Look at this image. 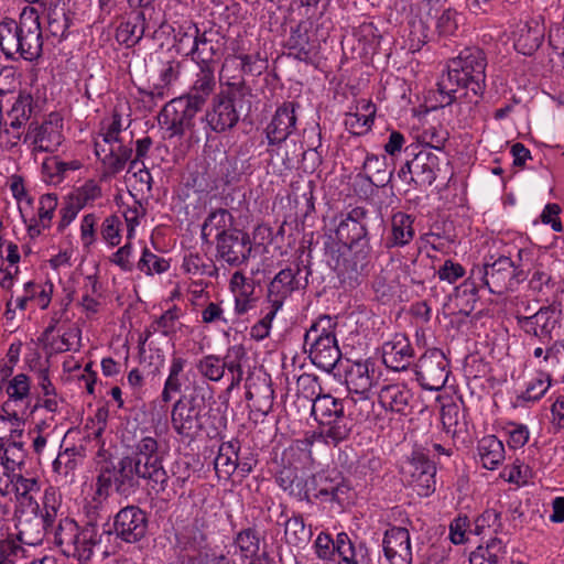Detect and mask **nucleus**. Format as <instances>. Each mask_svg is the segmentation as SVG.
<instances>
[{
	"mask_svg": "<svg viewBox=\"0 0 564 564\" xmlns=\"http://www.w3.org/2000/svg\"><path fill=\"white\" fill-rule=\"evenodd\" d=\"M24 141H30L34 151L54 152L63 142L62 123L58 116L51 115L50 119L41 124L30 123Z\"/></svg>",
	"mask_w": 564,
	"mask_h": 564,
	"instance_id": "nucleus-17",
	"label": "nucleus"
},
{
	"mask_svg": "<svg viewBox=\"0 0 564 564\" xmlns=\"http://www.w3.org/2000/svg\"><path fill=\"white\" fill-rule=\"evenodd\" d=\"M365 265V256L354 252L352 248H345L337 257L334 270L343 284L352 288L358 283Z\"/></svg>",
	"mask_w": 564,
	"mask_h": 564,
	"instance_id": "nucleus-24",
	"label": "nucleus"
},
{
	"mask_svg": "<svg viewBox=\"0 0 564 564\" xmlns=\"http://www.w3.org/2000/svg\"><path fill=\"white\" fill-rule=\"evenodd\" d=\"M56 207L57 196L55 194H45L41 196L37 216L39 223L43 228L50 227Z\"/></svg>",
	"mask_w": 564,
	"mask_h": 564,
	"instance_id": "nucleus-57",
	"label": "nucleus"
},
{
	"mask_svg": "<svg viewBox=\"0 0 564 564\" xmlns=\"http://www.w3.org/2000/svg\"><path fill=\"white\" fill-rule=\"evenodd\" d=\"M17 497H26L29 494L40 491L39 482L35 478H25L22 475H13L10 480Z\"/></svg>",
	"mask_w": 564,
	"mask_h": 564,
	"instance_id": "nucleus-60",
	"label": "nucleus"
},
{
	"mask_svg": "<svg viewBox=\"0 0 564 564\" xmlns=\"http://www.w3.org/2000/svg\"><path fill=\"white\" fill-rule=\"evenodd\" d=\"M349 402L350 400H339L330 394H319L313 400L312 414L318 422L321 434L327 444L337 446L352 433L356 420L351 413H346V405Z\"/></svg>",
	"mask_w": 564,
	"mask_h": 564,
	"instance_id": "nucleus-4",
	"label": "nucleus"
},
{
	"mask_svg": "<svg viewBox=\"0 0 564 564\" xmlns=\"http://www.w3.org/2000/svg\"><path fill=\"white\" fill-rule=\"evenodd\" d=\"M236 544L247 556L256 555L259 551V535L257 531L252 528L245 529L240 531L235 540Z\"/></svg>",
	"mask_w": 564,
	"mask_h": 564,
	"instance_id": "nucleus-53",
	"label": "nucleus"
},
{
	"mask_svg": "<svg viewBox=\"0 0 564 564\" xmlns=\"http://www.w3.org/2000/svg\"><path fill=\"white\" fill-rule=\"evenodd\" d=\"M398 468L403 485L419 497H429L435 491L436 467L424 453L413 451L398 463Z\"/></svg>",
	"mask_w": 564,
	"mask_h": 564,
	"instance_id": "nucleus-6",
	"label": "nucleus"
},
{
	"mask_svg": "<svg viewBox=\"0 0 564 564\" xmlns=\"http://www.w3.org/2000/svg\"><path fill=\"white\" fill-rule=\"evenodd\" d=\"M535 264L536 262L533 250L528 248L519 249L517 259L513 260L517 279L521 282L525 281Z\"/></svg>",
	"mask_w": 564,
	"mask_h": 564,
	"instance_id": "nucleus-50",
	"label": "nucleus"
},
{
	"mask_svg": "<svg viewBox=\"0 0 564 564\" xmlns=\"http://www.w3.org/2000/svg\"><path fill=\"white\" fill-rule=\"evenodd\" d=\"M214 67L213 66H200V70L197 74V78L194 82V85L187 98L191 100H202V107L205 105L208 96L213 93L215 88V76H214Z\"/></svg>",
	"mask_w": 564,
	"mask_h": 564,
	"instance_id": "nucleus-39",
	"label": "nucleus"
},
{
	"mask_svg": "<svg viewBox=\"0 0 564 564\" xmlns=\"http://www.w3.org/2000/svg\"><path fill=\"white\" fill-rule=\"evenodd\" d=\"M311 273L310 265L304 264L300 259L281 269L268 285V303H274L276 307H282L285 300L294 292L307 288Z\"/></svg>",
	"mask_w": 564,
	"mask_h": 564,
	"instance_id": "nucleus-9",
	"label": "nucleus"
},
{
	"mask_svg": "<svg viewBox=\"0 0 564 564\" xmlns=\"http://www.w3.org/2000/svg\"><path fill=\"white\" fill-rule=\"evenodd\" d=\"M289 55L294 56L299 61L312 62L315 55V45L310 40L308 29L305 23H300L292 30L286 42Z\"/></svg>",
	"mask_w": 564,
	"mask_h": 564,
	"instance_id": "nucleus-30",
	"label": "nucleus"
},
{
	"mask_svg": "<svg viewBox=\"0 0 564 564\" xmlns=\"http://www.w3.org/2000/svg\"><path fill=\"white\" fill-rule=\"evenodd\" d=\"M229 66H239L243 74L258 76L267 68V61L261 58L258 54H242L226 58L223 65V72L227 70Z\"/></svg>",
	"mask_w": 564,
	"mask_h": 564,
	"instance_id": "nucleus-41",
	"label": "nucleus"
},
{
	"mask_svg": "<svg viewBox=\"0 0 564 564\" xmlns=\"http://www.w3.org/2000/svg\"><path fill=\"white\" fill-rule=\"evenodd\" d=\"M335 550L340 558L338 564H357L355 560V549L347 533L337 534Z\"/></svg>",
	"mask_w": 564,
	"mask_h": 564,
	"instance_id": "nucleus-56",
	"label": "nucleus"
},
{
	"mask_svg": "<svg viewBox=\"0 0 564 564\" xmlns=\"http://www.w3.org/2000/svg\"><path fill=\"white\" fill-rule=\"evenodd\" d=\"M166 471L170 480L173 479L172 484L178 488H184L193 475L189 463L184 460H175Z\"/></svg>",
	"mask_w": 564,
	"mask_h": 564,
	"instance_id": "nucleus-55",
	"label": "nucleus"
},
{
	"mask_svg": "<svg viewBox=\"0 0 564 564\" xmlns=\"http://www.w3.org/2000/svg\"><path fill=\"white\" fill-rule=\"evenodd\" d=\"M412 393L405 384H390V412L399 414V419L390 417V423L395 421L394 426H390L392 430L400 429L402 432L410 430L412 419L408 416L412 413L410 406V399Z\"/></svg>",
	"mask_w": 564,
	"mask_h": 564,
	"instance_id": "nucleus-25",
	"label": "nucleus"
},
{
	"mask_svg": "<svg viewBox=\"0 0 564 564\" xmlns=\"http://www.w3.org/2000/svg\"><path fill=\"white\" fill-rule=\"evenodd\" d=\"M416 375L424 389L438 391L448 378V361L444 352L437 348L427 350L416 365Z\"/></svg>",
	"mask_w": 564,
	"mask_h": 564,
	"instance_id": "nucleus-15",
	"label": "nucleus"
},
{
	"mask_svg": "<svg viewBox=\"0 0 564 564\" xmlns=\"http://www.w3.org/2000/svg\"><path fill=\"white\" fill-rule=\"evenodd\" d=\"M448 131L443 127L431 126L423 131L422 139L430 148L442 151L448 140Z\"/></svg>",
	"mask_w": 564,
	"mask_h": 564,
	"instance_id": "nucleus-58",
	"label": "nucleus"
},
{
	"mask_svg": "<svg viewBox=\"0 0 564 564\" xmlns=\"http://www.w3.org/2000/svg\"><path fill=\"white\" fill-rule=\"evenodd\" d=\"M336 323L328 315L321 316L306 332L304 345L310 346V358L318 368L330 372L341 358L335 334Z\"/></svg>",
	"mask_w": 564,
	"mask_h": 564,
	"instance_id": "nucleus-5",
	"label": "nucleus"
},
{
	"mask_svg": "<svg viewBox=\"0 0 564 564\" xmlns=\"http://www.w3.org/2000/svg\"><path fill=\"white\" fill-rule=\"evenodd\" d=\"M31 104V96H21L13 104L9 112V118L11 119L10 127L12 129L21 128L30 119L32 113Z\"/></svg>",
	"mask_w": 564,
	"mask_h": 564,
	"instance_id": "nucleus-47",
	"label": "nucleus"
},
{
	"mask_svg": "<svg viewBox=\"0 0 564 564\" xmlns=\"http://www.w3.org/2000/svg\"><path fill=\"white\" fill-rule=\"evenodd\" d=\"M202 109V100L186 96L172 99L159 113V123L165 126L171 137L183 135L194 127V118Z\"/></svg>",
	"mask_w": 564,
	"mask_h": 564,
	"instance_id": "nucleus-11",
	"label": "nucleus"
},
{
	"mask_svg": "<svg viewBox=\"0 0 564 564\" xmlns=\"http://www.w3.org/2000/svg\"><path fill=\"white\" fill-rule=\"evenodd\" d=\"M113 529L117 536L124 542H138L148 530L147 514L137 506H128L115 517Z\"/></svg>",
	"mask_w": 564,
	"mask_h": 564,
	"instance_id": "nucleus-18",
	"label": "nucleus"
},
{
	"mask_svg": "<svg viewBox=\"0 0 564 564\" xmlns=\"http://www.w3.org/2000/svg\"><path fill=\"white\" fill-rule=\"evenodd\" d=\"M165 449L158 438L142 436L133 446L132 453L121 457L117 464L105 463L96 479V495L107 497L113 486L117 494L126 498L135 494L140 480H147L153 489L164 491L170 484V475L163 466Z\"/></svg>",
	"mask_w": 564,
	"mask_h": 564,
	"instance_id": "nucleus-1",
	"label": "nucleus"
},
{
	"mask_svg": "<svg viewBox=\"0 0 564 564\" xmlns=\"http://www.w3.org/2000/svg\"><path fill=\"white\" fill-rule=\"evenodd\" d=\"M62 161L57 156L47 158L42 164V173L46 182L58 184L63 181Z\"/></svg>",
	"mask_w": 564,
	"mask_h": 564,
	"instance_id": "nucleus-61",
	"label": "nucleus"
},
{
	"mask_svg": "<svg viewBox=\"0 0 564 564\" xmlns=\"http://www.w3.org/2000/svg\"><path fill=\"white\" fill-rule=\"evenodd\" d=\"M238 441H229L220 444L218 455L214 460V467L219 478H229L238 468Z\"/></svg>",
	"mask_w": 564,
	"mask_h": 564,
	"instance_id": "nucleus-33",
	"label": "nucleus"
},
{
	"mask_svg": "<svg viewBox=\"0 0 564 564\" xmlns=\"http://www.w3.org/2000/svg\"><path fill=\"white\" fill-rule=\"evenodd\" d=\"M506 545L498 539L494 538L487 542L486 546H478L470 556V563L474 564L478 560L486 561L488 564H500L506 558Z\"/></svg>",
	"mask_w": 564,
	"mask_h": 564,
	"instance_id": "nucleus-42",
	"label": "nucleus"
},
{
	"mask_svg": "<svg viewBox=\"0 0 564 564\" xmlns=\"http://www.w3.org/2000/svg\"><path fill=\"white\" fill-rule=\"evenodd\" d=\"M22 547L14 541H0V564H17Z\"/></svg>",
	"mask_w": 564,
	"mask_h": 564,
	"instance_id": "nucleus-64",
	"label": "nucleus"
},
{
	"mask_svg": "<svg viewBox=\"0 0 564 564\" xmlns=\"http://www.w3.org/2000/svg\"><path fill=\"white\" fill-rule=\"evenodd\" d=\"M284 535L289 544L297 546L308 540L311 532L306 529L303 518L294 516L286 520Z\"/></svg>",
	"mask_w": 564,
	"mask_h": 564,
	"instance_id": "nucleus-45",
	"label": "nucleus"
},
{
	"mask_svg": "<svg viewBox=\"0 0 564 564\" xmlns=\"http://www.w3.org/2000/svg\"><path fill=\"white\" fill-rule=\"evenodd\" d=\"M18 539L26 545H39L44 538L45 529L39 513L20 517L17 523Z\"/></svg>",
	"mask_w": 564,
	"mask_h": 564,
	"instance_id": "nucleus-35",
	"label": "nucleus"
},
{
	"mask_svg": "<svg viewBox=\"0 0 564 564\" xmlns=\"http://www.w3.org/2000/svg\"><path fill=\"white\" fill-rule=\"evenodd\" d=\"M349 491L350 488L339 473L321 471L303 478L302 490L297 491V498L311 501V498L314 497L323 501L344 505L348 500Z\"/></svg>",
	"mask_w": 564,
	"mask_h": 564,
	"instance_id": "nucleus-8",
	"label": "nucleus"
},
{
	"mask_svg": "<svg viewBox=\"0 0 564 564\" xmlns=\"http://www.w3.org/2000/svg\"><path fill=\"white\" fill-rule=\"evenodd\" d=\"M138 269L147 274H152L153 272L162 273L169 269V262L148 249H144L142 257L138 262Z\"/></svg>",
	"mask_w": 564,
	"mask_h": 564,
	"instance_id": "nucleus-52",
	"label": "nucleus"
},
{
	"mask_svg": "<svg viewBox=\"0 0 564 564\" xmlns=\"http://www.w3.org/2000/svg\"><path fill=\"white\" fill-rule=\"evenodd\" d=\"M94 192L91 195L69 194L61 209V220L58 230H64L76 217L78 212L83 209L88 200H93L100 195L99 187H90Z\"/></svg>",
	"mask_w": 564,
	"mask_h": 564,
	"instance_id": "nucleus-36",
	"label": "nucleus"
},
{
	"mask_svg": "<svg viewBox=\"0 0 564 564\" xmlns=\"http://www.w3.org/2000/svg\"><path fill=\"white\" fill-rule=\"evenodd\" d=\"M366 113H348L345 119V124L348 130L356 135L364 134L368 131L373 122L375 109L373 106L367 105Z\"/></svg>",
	"mask_w": 564,
	"mask_h": 564,
	"instance_id": "nucleus-48",
	"label": "nucleus"
},
{
	"mask_svg": "<svg viewBox=\"0 0 564 564\" xmlns=\"http://www.w3.org/2000/svg\"><path fill=\"white\" fill-rule=\"evenodd\" d=\"M249 409L260 416L267 415L273 405V390L269 384H254L249 387L246 392Z\"/></svg>",
	"mask_w": 564,
	"mask_h": 564,
	"instance_id": "nucleus-38",
	"label": "nucleus"
},
{
	"mask_svg": "<svg viewBox=\"0 0 564 564\" xmlns=\"http://www.w3.org/2000/svg\"><path fill=\"white\" fill-rule=\"evenodd\" d=\"M375 377V364L368 359L355 362L346 372L345 381L349 392L364 395L372 387Z\"/></svg>",
	"mask_w": 564,
	"mask_h": 564,
	"instance_id": "nucleus-28",
	"label": "nucleus"
},
{
	"mask_svg": "<svg viewBox=\"0 0 564 564\" xmlns=\"http://www.w3.org/2000/svg\"><path fill=\"white\" fill-rule=\"evenodd\" d=\"M213 263L198 254H189L184 259L183 269L194 276L212 275Z\"/></svg>",
	"mask_w": 564,
	"mask_h": 564,
	"instance_id": "nucleus-54",
	"label": "nucleus"
},
{
	"mask_svg": "<svg viewBox=\"0 0 564 564\" xmlns=\"http://www.w3.org/2000/svg\"><path fill=\"white\" fill-rule=\"evenodd\" d=\"M315 550L318 558L333 560L337 555L335 550V542L327 533H319L315 540Z\"/></svg>",
	"mask_w": 564,
	"mask_h": 564,
	"instance_id": "nucleus-63",
	"label": "nucleus"
},
{
	"mask_svg": "<svg viewBox=\"0 0 564 564\" xmlns=\"http://www.w3.org/2000/svg\"><path fill=\"white\" fill-rule=\"evenodd\" d=\"M275 145V149H269L268 152L271 156L281 159L282 164L286 170L294 169L295 165L300 163V158H302V162H305L310 156H314L312 164L310 166H305L304 171L310 170L313 172L319 164L317 151L315 149L304 150L301 142L286 140L285 142Z\"/></svg>",
	"mask_w": 564,
	"mask_h": 564,
	"instance_id": "nucleus-23",
	"label": "nucleus"
},
{
	"mask_svg": "<svg viewBox=\"0 0 564 564\" xmlns=\"http://www.w3.org/2000/svg\"><path fill=\"white\" fill-rule=\"evenodd\" d=\"M295 104L285 102L279 107L265 129L269 145L275 147L292 135L296 124Z\"/></svg>",
	"mask_w": 564,
	"mask_h": 564,
	"instance_id": "nucleus-21",
	"label": "nucleus"
},
{
	"mask_svg": "<svg viewBox=\"0 0 564 564\" xmlns=\"http://www.w3.org/2000/svg\"><path fill=\"white\" fill-rule=\"evenodd\" d=\"M473 279H478L494 294L513 291L522 283L516 276L513 260L506 256L499 257L492 263L474 267Z\"/></svg>",
	"mask_w": 564,
	"mask_h": 564,
	"instance_id": "nucleus-10",
	"label": "nucleus"
},
{
	"mask_svg": "<svg viewBox=\"0 0 564 564\" xmlns=\"http://www.w3.org/2000/svg\"><path fill=\"white\" fill-rule=\"evenodd\" d=\"M405 166L410 173V181L421 185H432L440 171L438 158L430 152H420L412 162H406Z\"/></svg>",
	"mask_w": 564,
	"mask_h": 564,
	"instance_id": "nucleus-27",
	"label": "nucleus"
},
{
	"mask_svg": "<svg viewBox=\"0 0 564 564\" xmlns=\"http://www.w3.org/2000/svg\"><path fill=\"white\" fill-rule=\"evenodd\" d=\"M252 251L249 235L234 229L217 241V253L221 260L232 267L245 263Z\"/></svg>",
	"mask_w": 564,
	"mask_h": 564,
	"instance_id": "nucleus-19",
	"label": "nucleus"
},
{
	"mask_svg": "<svg viewBox=\"0 0 564 564\" xmlns=\"http://www.w3.org/2000/svg\"><path fill=\"white\" fill-rule=\"evenodd\" d=\"M487 59L482 50L465 47L449 59L447 72L437 82V105L445 108L455 105L457 115L466 120L478 105L486 88Z\"/></svg>",
	"mask_w": 564,
	"mask_h": 564,
	"instance_id": "nucleus-2",
	"label": "nucleus"
},
{
	"mask_svg": "<svg viewBox=\"0 0 564 564\" xmlns=\"http://www.w3.org/2000/svg\"><path fill=\"white\" fill-rule=\"evenodd\" d=\"M412 224L413 220L410 215L403 213L394 214L390 221L392 231L390 237V246H404L409 243L414 236Z\"/></svg>",
	"mask_w": 564,
	"mask_h": 564,
	"instance_id": "nucleus-40",
	"label": "nucleus"
},
{
	"mask_svg": "<svg viewBox=\"0 0 564 564\" xmlns=\"http://www.w3.org/2000/svg\"><path fill=\"white\" fill-rule=\"evenodd\" d=\"M246 358V350L241 345H235L227 349L224 358L216 355H207L196 364V369L204 378L210 381H219L227 370L230 378L229 389L238 387L242 380L243 371L241 362Z\"/></svg>",
	"mask_w": 564,
	"mask_h": 564,
	"instance_id": "nucleus-7",
	"label": "nucleus"
},
{
	"mask_svg": "<svg viewBox=\"0 0 564 564\" xmlns=\"http://www.w3.org/2000/svg\"><path fill=\"white\" fill-rule=\"evenodd\" d=\"M242 89L238 87L228 93L223 91L213 99L210 109L205 113V121L214 132L223 133L237 126L240 119L237 96L243 95Z\"/></svg>",
	"mask_w": 564,
	"mask_h": 564,
	"instance_id": "nucleus-12",
	"label": "nucleus"
},
{
	"mask_svg": "<svg viewBox=\"0 0 564 564\" xmlns=\"http://www.w3.org/2000/svg\"><path fill=\"white\" fill-rule=\"evenodd\" d=\"M0 47L7 57L20 54L22 57L23 44L20 41L19 22L4 19L0 22Z\"/></svg>",
	"mask_w": 564,
	"mask_h": 564,
	"instance_id": "nucleus-37",
	"label": "nucleus"
},
{
	"mask_svg": "<svg viewBox=\"0 0 564 564\" xmlns=\"http://www.w3.org/2000/svg\"><path fill=\"white\" fill-rule=\"evenodd\" d=\"M560 313L555 306H542L532 315H517V322L520 328L527 334L539 338H552V332L558 324Z\"/></svg>",
	"mask_w": 564,
	"mask_h": 564,
	"instance_id": "nucleus-20",
	"label": "nucleus"
},
{
	"mask_svg": "<svg viewBox=\"0 0 564 564\" xmlns=\"http://www.w3.org/2000/svg\"><path fill=\"white\" fill-rule=\"evenodd\" d=\"M145 10H135L129 13L118 25L116 37L120 43L127 46H133L143 37L147 30L150 29L145 19Z\"/></svg>",
	"mask_w": 564,
	"mask_h": 564,
	"instance_id": "nucleus-26",
	"label": "nucleus"
},
{
	"mask_svg": "<svg viewBox=\"0 0 564 564\" xmlns=\"http://www.w3.org/2000/svg\"><path fill=\"white\" fill-rule=\"evenodd\" d=\"M132 155V149L123 145H119L117 150L110 149V158H109V170L111 173H118L121 171L126 163L130 160Z\"/></svg>",
	"mask_w": 564,
	"mask_h": 564,
	"instance_id": "nucleus-62",
	"label": "nucleus"
},
{
	"mask_svg": "<svg viewBox=\"0 0 564 564\" xmlns=\"http://www.w3.org/2000/svg\"><path fill=\"white\" fill-rule=\"evenodd\" d=\"M185 36L188 40L189 50L184 54L191 55L192 59L200 66H212L210 63L218 55L221 46L219 31L210 28L200 33L196 24L187 22Z\"/></svg>",
	"mask_w": 564,
	"mask_h": 564,
	"instance_id": "nucleus-13",
	"label": "nucleus"
},
{
	"mask_svg": "<svg viewBox=\"0 0 564 564\" xmlns=\"http://www.w3.org/2000/svg\"><path fill=\"white\" fill-rule=\"evenodd\" d=\"M20 41L23 44L22 57L26 61H33L42 52V29L40 14L33 7L26 6L20 13L19 20Z\"/></svg>",
	"mask_w": 564,
	"mask_h": 564,
	"instance_id": "nucleus-16",
	"label": "nucleus"
},
{
	"mask_svg": "<svg viewBox=\"0 0 564 564\" xmlns=\"http://www.w3.org/2000/svg\"><path fill=\"white\" fill-rule=\"evenodd\" d=\"M478 455L482 466L487 469L497 468L505 459V447L495 435L482 437L478 442Z\"/></svg>",
	"mask_w": 564,
	"mask_h": 564,
	"instance_id": "nucleus-34",
	"label": "nucleus"
},
{
	"mask_svg": "<svg viewBox=\"0 0 564 564\" xmlns=\"http://www.w3.org/2000/svg\"><path fill=\"white\" fill-rule=\"evenodd\" d=\"M413 349L408 337L395 334L390 340V371H406L412 364Z\"/></svg>",
	"mask_w": 564,
	"mask_h": 564,
	"instance_id": "nucleus-32",
	"label": "nucleus"
},
{
	"mask_svg": "<svg viewBox=\"0 0 564 564\" xmlns=\"http://www.w3.org/2000/svg\"><path fill=\"white\" fill-rule=\"evenodd\" d=\"M177 319L176 307L170 308L151 324L149 333L160 332L164 336H170L176 332Z\"/></svg>",
	"mask_w": 564,
	"mask_h": 564,
	"instance_id": "nucleus-51",
	"label": "nucleus"
},
{
	"mask_svg": "<svg viewBox=\"0 0 564 564\" xmlns=\"http://www.w3.org/2000/svg\"><path fill=\"white\" fill-rule=\"evenodd\" d=\"M405 45L411 52L420 51L429 42L430 30L422 19H413L409 22Z\"/></svg>",
	"mask_w": 564,
	"mask_h": 564,
	"instance_id": "nucleus-44",
	"label": "nucleus"
},
{
	"mask_svg": "<svg viewBox=\"0 0 564 564\" xmlns=\"http://www.w3.org/2000/svg\"><path fill=\"white\" fill-rule=\"evenodd\" d=\"M120 225L121 221L116 215L107 217L102 223L101 236L112 247L120 242Z\"/></svg>",
	"mask_w": 564,
	"mask_h": 564,
	"instance_id": "nucleus-59",
	"label": "nucleus"
},
{
	"mask_svg": "<svg viewBox=\"0 0 564 564\" xmlns=\"http://www.w3.org/2000/svg\"><path fill=\"white\" fill-rule=\"evenodd\" d=\"M47 11V30L55 37H63L69 28V11L46 10Z\"/></svg>",
	"mask_w": 564,
	"mask_h": 564,
	"instance_id": "nucleus-49",
	"label": "nucleus"
},
{
	"mask_svg": "<svg viewBox=\"0 0 564 564\" xmlns=\"http://www.w3.org/2000/svg\"><path fill=\"white\" fill-rule=\"evenodd\" d=\"M31 390L30 378L24 373H18L6 384L9 400L4 402L3 410L8 413L11 402H23L29 399Z\"/></svg>",
	"mask_w": 564,
	"mask_h": 564,
	"instance_id": "nucleus-43",
	"label": "nucleus"
},
{
	"mask_svg": "<svg viewBox=\"0 0 564 564\" xmlns=\"http://www.w3.org/2000/svg\"><path fill=\"white\" fill-rule=\"evenodd\" d=\"M204 397L192 394L178 399L172 409L171 423L174 431L185 437H191L200 427V413Z\"/></svg>",
	"mask_w": 564,
	"mask_h": 564,
	"instance_id": "nucleus-14",
	"label": "nucleus"
},
{
	"mask_svg": "<svg viewBox=\"0 0 564 564\" xmlns=\"http://www.w3.org/2000/svg\"><path fill=\"white\" fill-rule=\"evenodd\" d=\"M366 210L361 207H356L341 216V219L336 228V238L344 245L345 248H352L367 235L366 225Z\"/></svg>",
	"mask_w": 564,
	"mask_h": 564,
	"instance_id": "nucleus-22",
	"label": "nucleus"
},
{
	"mask_svg": "<svg viewBox=\"0 0 564 564\" xmlns=\"http://www.w3.org/2000/svg\"><path fill=\"white\" fill-rule=\"evenodd\" d=\"M111 535L110 529L99 532L93 520L79 528L73 519L64 518L59 520L55 529L54 543L66 557L87 562L93 557L95 551L107 553L105 541H109Z\"/></svg>",
	"mask_w": 564,
	"mask_h": 564,
	"instance_id": "nucleus-3",
	"label": "nucleus"
},
{
	"mask_svg": "<svg viewBox=\"0 0 564 564\" xmlns=\"http://www.w3.org/2000/svg\"><path fill=\"white\" fill-rule=\"evenodd\" d=\"M234 217L224 208H218L212 212L205 219L202 226V238L206 242L214 237L216 241L225 235L230 234L234 230Z\"/></svg>",
	"mask_w": 564,
	"mask_h": 564,
	"instance_id": "nucleus-29",
	"label": "nucleus"
},
{
	"mask_svg": "<svg viewBox=\"0 0 564 564\" xmlns=\"http://www.w3.org/2000/svg\"><path fill=\"white\" fill-rule=\"evenodd\" d=\"M544 29L536 21L525 23L519 29L514 48L527 56L532 55L542 44Z\"/></svg>",
	"mask_w": 564,
	"mask_h": 564,
	"instance_id": "nucleus-31",
	"label": "nucleus"
},
{
	"mask_svg": "<svg viewBox=\"0 0 564 564\" xmlns=\"http://www.w3.org/2000/svg\"><path fill=\"white\" fill-rule=\"evenodd\" d=\"M275 480L278 485L290 495L297 498V491L303 486V477L299 476L296 468L291 466H283L276 474Z\"/></svg>",
	"mask_w": 564,
	"mask_h": 564,
	"instance_id": "nucleus-46",
	"label": "nucleus"
}]
</instances>
